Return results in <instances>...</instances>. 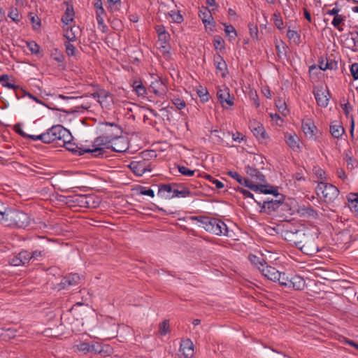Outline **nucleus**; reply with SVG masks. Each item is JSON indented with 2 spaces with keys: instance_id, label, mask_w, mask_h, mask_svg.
Returning <instances> with one entry per match:
<instances>
[{
  "instance_id": "473e14b6",
  "label": "nucleus",
  "mask_w": 358,
  "mask_h": 358,
  "mask_svg": "<svg viewBox=\"0 0 358 358\" xmlns=\"http://www.w3.org/2000/svg\"><path fill=\"white\" fill-rule=\"evenodd\" d=\"M228 175L232 178L235 179L239 184L244 185L249 188V185H254V183L249 179L242 177L238 173L230 171Z\"/></svg>"
},
{
  "instance_id": "e2e57ef3",
  "label": "nucleus",
  "mask_w": 358,
  "mask_h": 358,
  "mask_svg": "<svg viewBox=\"0 0 358 358\" xmlns=\"http://www.w3.org/2000/svg\"><path fill=\"white\" fill-rule=\"evenodd\" d=\"M172 102L178 110H182L186 106L184 99L180 97H174L172 99Z\"/></svg>"
},
{
  "instance_id": "0eeeda50",
  "label": "nucleus",
  "mask_w": 358,
  "mask_h": 358,
  "mask_svg": "<svg viewBox=\"0 0 358 358\" xmlns=\"http://www.w3.org/2000/svg\"><path fill=\"white\" fill-rule=\"evenodd\" d=\"M113 141H114L110 140L108 136H104L101 134L99 136L94 139L92 144L93 148H99L101 150L96 153L90 152V154L94 157H103V155L106 153L105 148L110 149V146Z\"/></svg>"
},
{
  "instance_id": "c756f323",
  "label": "nucleus",
  "mask_w": 358,
  "mask_h": 358,
  "mask_svg": "<svg viewBox=\"0 0 358 358\" xmlns=\"http://www.w3.org/2000/svg\"><path fill=\"white\" fill-rule=\"evenodd\" d=\"M199 17L201 18L204 26L206 27L207 24L213 23V27H215L216 23L214 21L213 17L211 14V10L208 7H204L199 10Z\"/></svg>"
},
{
  "instance_id": "4468645a",
  "label": "nucleus",
  "mask_w": 358,
  "mask_h": 358,
  "mask_svg": "<svg viewBox=\"0 0 358 358\" xmlns=\"http://www.w3.org/2000/svg\"><path fill=\"white\" fill-rule=\"evenodd\" d=\"M313 94L317 101V104L322 108H326L329 104L331 94L328 90H323L322 89L314 90Z\"/></svg>"
},
{
  "instance_id": "423d86ee",
  "label": "nucleus",
  "mask_w": 358,
  "mask_h": 358,
  "mask_svg": "<svg viewBox=\"0 0 358 358\" xmlns=\"http://www.w3.org/2000/svg\"><path fill=\"white\" fill-rule=\"evenodd\" d=\"M128 166L137 176H141L145 172L152 171V163L145 158V152H143V156L138 160L131 161Z\"/></svg>"
},
{
  "instance_id": "c85d7f7f",
  "label": "nucleus",
  "mask_w": 358,
  "mask_h": 358,
  "mask_svg": "<svg viewBox=\"0 0 358 358\" xmlns=\"http://www.w3.org/2000/svg\"><path fill=\"white\" fill-rule=\"evenodd\" d=\"M59 129L60 124H57L52 126L50 129H49L45 134L48 136L46 138V143L49 144L52 143L55 141H59Z\"/></svg>"
},
{
  "instance_id": "a878e982",
  "label": "nucleus",
  "mask_w": 358,
  "mask_h": 358,
  "mask_svg": "<svg viewBox=\"0 0 358 358\" xmlns=\"http://www.w3.org/2000/svg\"><path fill=\"white\" fill-rule=\"evenodd\" d=\"M289 282L291 284L289 289L294 290H303L306 286L304 279L298 275H291Z\"/></svg>"
},
{
  "instance_id": "c9c22d12",
  "label": "nucleus",
  "mask_w": 358,
  "mask_h": 358,
  "mask_svg": "<svg viewBox=\"0 0 358 358\" xmlns=\"http://www.w3.org/2000/svg\"><path fill=\"white\" fill-rule=\"evenodd\" d=\"M212 218L207 216L199 215V216H191L189 217L192 220H196L198 222L203 224V228L207 231V227H210V223L212 222Z\"/></svg>"
},
{
  "instance_id": "e433bc0d",
  "label": "nucleus",
  "mask_w": 358,
  "mask_h": 358,
  "mask_svg": "<svg viewBox=\"0 0 358 358\" xmlns=\"http://www.w3.org/2000/svg\"><path fill=\"white\" fill-rule=\"evenodd\" d=\"M134 91L138 96H144L147 94V90L141 80H134L131 85Z\"/></svg>"
},
{
  "instance_id": "6e6d98bb",
  "label": "nucleus",
  "mask_w": 358,
  "mask_h": 358,
  "mask_svg": "<svg viewBox=\"0 0 358 358\" xmlns=\"http://www.w3.org/2000/svg\"><path fill=\"white\" fill-rule=\"evenodd\" d=\"M138 191L140 194L145 195V196H149L152 198H153L155 196V192L150 188H147L143 186H139V187L138 188Z\"/></svg>"
},
{
  "instance_id": "f3484780",
  "label": "nucleus",
  "mask_w": 358,
  "mask_h": 358,
  "mask_svg": "<svg viewBox=\"0 0 358 358\" xmlns=\"http://www.w3.org/2000/svg\"><path fill=\"white\" fill-rule=\"evenodd\" d=\"M246 173L251 178V181L257 184L265 183L266 177L257 169L248 165L245 167Z\"/></svg>"
},
{
  "instance_id": "cd10ccee",
  "label": "nucleus",
  "mask_w": 358,
  "mask_h": 358,
  "mask_svg": "<svg viewBox=\"0 0 358 358\" xmlns=\"http://www.w3.org/2000/svg\"><path fill=\"white\" fill-rule=\"evenodd\" d=\"M158 48L163 54L169 53L171 45L169 44L170 34H165L158 36Z\"/></svg>"
},
{
  "instance_id": "052dcab7",
  "label": "nucleus",
  "mask_w": 358,
  "mask_h": 358,
  "mask_svg": "<svg viewBox=\"0 0 358 358\" xmlns=\"http://www.w3.org/2000/svg\"><path fill=\"white\" fill-rule=\"evenodd\" d=\"M27 47L32 54L38 55L40 52V46L35 41L27 42Z\"/></svg>"
},
{
  "instance_id": "412c9836",
  "label": "nucleus",
  "mask_w": 358,
  "mask_h": 358,
  "mask_svg": "<svg viewBox=\"0 0 358 358\" xmlns=\"http://www.w3.org/2000/svg\"><path fill=\"white\" fill-rule=\"evenodd\" d=\"M178 187H176L173 190V194H166V199H171L174 197H187L191 195L189 189L184 186L183 184L177 183Z\"/></svg>"
},
{
  "instance_id": "69168bd1",
  "label": "nucleus",
  "mask_w": 358,
  "mask_h": 358,
  "mask_svg": "<svg viewBox=\"0 0 358 358\" xmlns=\"http://www.w3.org/2000/svg\"><path fill=\"white\" fill-rule=\"evenodd\" d=\"M64 36L69 41L68 42L75 41L77 38L76 33L73 31V27H71L70 29L66 30Z\"/></svg>"
},
{
  "instance_id": "338daca9",
  "label": "nucleus",
  "mask_w": 358,
  "mask_h": 358,
  "mask_svg": "<svg viewBox=\"0 0 358 358\" xmlns=\"http://www.w3.org/2000/svg\"><path fill=\"white\" fill-rule=\"evenodd\" d=\"M275 104L278 110L282 113L287 108L285 101L280 98L275 100Z\"/></svg>"
},
{
  "instance_id": "20e7f679",
  "label": "nucleus",
  "mask_w": 358,
  "mask_h": 358,
  "mask_svg": "<svg viewBox=\"0 0 358 358\" xmlns=\"http://www.w3.org/2000/svg\"><path fill=\"white\" fill-rule=\"evenodd\" d=\"M51 180L54 188L61 192H66L78 187L73 178L68 177L66 173L55 175L51 178Z\"/></svg>"
},
{
  "instance_id": "ea45409f",
  "label": "nucleus",
  "mask_w": 358,
  "mask_h": 358,
  "mask_svg": "<svg viewBox=\"0 0 358 358\" xmlns=\"http://www.w3.org/2000/svg\"><path fill=\"white\" fill-rule=\"evenodd\" d=\"M329 131L334 138H339L345 133V129L341 125L334 124L330 125Z\"/></svg>"
},
{
  "instance_id": "864d4df0",
  "label": "nucleus",
  "mask_w": 358,
  "mask_h": 358,
  "mask_svg": "<svg viewBox=\"0 0 358 358\" xmlns=\"http://www.w3.org/2000/svg\"><path fill=\"white\" fill-rule=\"evenodd\" d=\"M169 15L176 23L180 24L183 22L184 19L180 11L176 12L172 10L171 13H169Z\"/></svg>"
},
{
  "instance_id": "f257e3e1",
  "label": "nucleus",
  "mask_w": 358,
  "mask_h": 358,
  "mask_svg": "<svg viewBox=\"0 0 358 358\" xmlns=\"http://www.w3.org/2000/svg\"><path fill=\"white\" fill-rule=\"evenodd\" d=\"M4 213L3 224L6 227L25 229L31 224L30 216L22 210L8 207Z\"/></svg>"
},
{
  "instance_id": "49530a36",
  "label": "nucleus",
  "mask_w": 358,
  "mask_h": 358,
  "mask_svg": "<svg viewBox=\"0 0 358 358\" xmlns=\"http://www.w3.org/2000/svg\"><path fill=\"white\" fill-rule=\"evenodd\" d=\"M287 36L293 40L294 43L299 45L301 43V36L296 31L288 29L287 32Z\"/></svg>"
},
{
  "instance_id": "dca6fc26",
  "label": "nucleus",
  "mask_w": 358,
  "mask_h": 358,
  "mask_svg": "<svg viewBox=\"0 0 358 358\" xmlns=\"http://www.w3.org/2000/svg\"><path fill=\"white\" fill-rule=\"evenodd\" d=\"M213 62L216 68V73H220L222 78H225L229 71L224 58L219 53H217L214 55Z\"/></svg>"
},
{
  "instance_id": "72a5a7b5",
  "label": "nucleus",
  "mask_w": 358,
  "mask_h": 358,
  "mask_svg": "<svg viewBox=\"0 0 358 358\" xmlns=\"http://www.w3.org/2000/svg\"><path fill=\"white\" fill-rule=\"evenodd\" d=\"M248 258L251 264L255 266L260 272L261 268H263V266H265L267 264L262 256L258 257L251 254L249 255Z\"/></svg>"
},
{
  "instance_id": "09e8293b",
  "label": "nucleus",
  "mask_w": 358,
  "mask_h": 358,
  "mask_svg": "<svg viewBox=\"0 0 358 358\" xmlns=\"http://www.w3.org/2000/svg\"><path fill=\"white\" fill-rule=\"evenodd\" d=\"M345 16L343 15H338L334 16L331 24L332 25L338 29L339 31H342L343 29L340 28V25L343 23V22L345 20Z\"/></svg>"
},
{
  "instance_id": "5fc2aeb1",
  "label": "nucleus",
  "mask_w": 358,
  "mask_h": 358,
  "mask_svg": "<svg viewBox=\"0 0 358 358\" xmlns=\"http://www.w3.org/2000/svg\"><path fill=\"white\" fill-rule=\"evenodd\" d=\"M273 21H274L275 26L278 29H282L283 28L282 27L283 20H282V18L280 16V13H275L273 15Z\"/></svg>"
},
{
  "instance_id": "bf43d9fd",
  "label": "nucleus",
  "mask_w": 358,
  "mask_h": 358,
  "mask_svg": "<svg viewBox=\"0 0 358 358\" xmlns=\"http://www.w3.org/2000/svg\"><path fill=\"white\" fill-rule=\"evenodd\" d=\"M178 169L179 172L185 176H192L194 175V173L196 171V170H190L187 167L184 166H178Z\"/></svg>"
},
{
  "instance_id": "774afa93",
  "label": "nucleus",
  "mask_w": 358,
  "mask_h": 358,
  "mask_svg": "<svg viewBox=\"0 0 358 358\" xmlns=\"http://www.w3.org/2000/svg\"><path fill=\"white\" fill-rule=\"evenodd\" d=\"M350 73L354 80L358 79V63H354L350 66Z\"/></svg>"
},
{
  "instance_id": "b1692460",
  "label": "nucleus",
  "mask_w": 358,
  "mask_h": 358,
  "mask_svg": "<svg viewBox=\"0 0 358 358\" xmlns=\"http://www.w3.org/2000/svg\"><path fill=\"white\" fill-rule=\"evenodd\" d=\"M298 213L306 218H312L315 219L318 217V214L317 211L310 205L306 206H303L301 207H299L298 209H296Z\"/></svg>"
},
{
  "instance_id": "c03bdc74",
  "label": "nucleus",
  "mask_w": 358,
  "mask_h": 358,
  "mask_svg": "<svg viewBox=\"0 0 358 358\" xmlns=\"http://www.w3.org/2000/svg\"><path fill=\"white\" fill-rule=\"evenodd\" d=\"M199 87V89H197L196 93L199 96L201 101L203 103L207 102L210 98L208 90L202 86H200Z\"/></svg>"
},
{
  "instance_id": "f8f14e48",
  "label": "nucleus",
  "mask_w": 358,
  "mask_h": 358,
  "mask_svg": "<svg viewBox=\"0 0 358 358\" xmlns=\"http://www.w3.org/2000/svg\"><path fill=\"white\" fill-rule=\"evenodd\" d=\"M80 280V278L78 273H70L63 277L61 282L57 284V288L59 290L64 289L70 286L78 285Z\"/></svg>"
},
{
  "instance_id": "13d9d810",
  "label": "nucleus",
  "mask_w": 358,
  "mask_h": 358,
  "mask_svg": "<svg viewBox=\"0 0 358 358\" xmlns=\"http://www.w3.org/2000/svg\"><path fill=\"white\" fill-rule=\"evenodd\" d=\"M90 351L94 352L95 354H100L101 355L103 352V347L102 345L97 342H92V344H90Z\"/></svg>"
},
{
  "instance_id": "7ed1b4c3",
  "label": "nucleus",
  "mask_w": 358,
  "mask_h": 358,
  "mask_svg": "<svg viewBox=\"0 0 358 358\" xmlns=\"http://www.w3.org/2000/svg\"><path fill=\"white\" fill-rule=\"evenodd\" d=\"M316 192L318 196H322L326 203L334 202L338 196V189L331 184L320 182L316 187Z\"/></svg>"
},
{
  "instance_id": "4d7b16f0",
  "label": "nucleus",
  "mask_w": 358,
  "mask_h": 358,
  "mask_svg": "<svg viewBox=\"0 0 358 358\" xmlns=\"http://www.w3.org/2000/svg\"><path fill=\"white\" fill-rule=\"evenodd\" d=\"M8 17H10L13 22H18L20 20L19 12L17 8H11L8 12Z\"/></svg>"
},
{
  "instance_id": "4be33fe9",
  "label": "nucleus",
  "mask_w": 358,
  "mask_h": 358,
  "mask_svg": "<svg viewBox=\"0 0 358 358\" xmlns=\"http://www.w3.org/2000/svg\"><path fill=\"white\" fill-rule=\"evenodd\" d=\"M296 201L294 199H289L287 201H282L280 209L283 212L282 214L286 217L292 215L296 210L295 208Z\"/></svg>"
},
{
  "instance_id": "8fccbe9b",
  "label": "nucleus",
  "mask_w": 358,
  "mask_h": 358,
  "mask_svg": "<svg viewBox=\"0 0 358 358\" xmlns=\"http://www.w3.org/2000/svg\"><path fill=\"white\" fill-rule=\"evenodd\" d=\"M204 178H206V180H208L210 182H211L213 185H215V187L217 189H222L224 187V183L217 180V179H215V178H213L212 176L209 175V174H205L204 175Z\"/></svg>"
},
{
  "instance_id": "2eb2a0df",
  "label": "nucleus",
  "mask_w": 358,
  "mask_h": 358,
  "mask_svg": "<svg viewBox=\"0 0 358 358\" xmlns=\"http://www.w3.org/2000/svg\"><path fill=\"white\" fill-rule=\"evenodd\" d=\"M66 149L71 152H72L73 155L77 156H81L83 155L85 153H90V152H98L101 150L99 148L96 149H90V148H85L83 147H79L77 144L75 143H71V141L68 143H66L65 145H64Z\"/></svg>"
},
{
  "instance_id": "4c0bfd02",
  "label": "nucleus",
  "mask_w": 358,
  "mask_h": 358,
  "mask_svg": "<svg viewBox=\"0 0 358 358\" xmlns=\"http://www.w3.org/2000/svg\"><path fill=\"white\" fill-rule=\"evenodd\" d=\"M290 275L285 272H280V277H277L276 282H278L279 285L285 288H290Z\"/></svg>"
},
{
  "instance_id": "393cba45",
  "label": "nucleus",
  "mask_w": 358,
  "mask_h": 358,
  "mask_svg": "<svg viewBox=\"0 0 358 358\" xmlns=\"http://www.w3.org/2000/svg\"><path fill=\"white\" fill-rule=\"evenodd\" d=\"M285 141L293 151H298V150H299L300 139L295 134H292L286 133L285 134Z\"/></svg>"
},
{
  "instance_id": "a211bd4d",
  "label": "nucleus",
  "mask_w": 358,
  "mask_h": 358,
  "mask_svg": "<svg viewBox=\"0 0 358 358\" xmlns=\"http://www.w3.org/2000/svg\"><path fill=\"white\" fill-rule=\"evenodd\" d=\"M129 148L127 138L122 136V134L111 143L110 149L115 152H124Z\"/></svg>"
},
{
  "instance_id": "ddd939ff",
  "label": "nucleus",
  "mask_w": 358,
  "mask_h": 358,
  "mask_svg": "<svg viewBox=\"0 0 358 358\" xmlns=\"http://www.w3.org/2000/svg\"><path fill=\"white\" fill-rule=\"evenodd\" d=\"M301 128L307 138L315 140L317 139V134L318 133V129L311 119L303 120L301 123Z\"/></svg>"
},
{
  "instance_id": "680f3d73",
  "label": "nucleus",
  "mask_w": 358,
  "mask_h": 358,
  "mask_svg": "<svg viewBox=\"0 0 358 358\" xmlns=\"http://www.w3.org/2000/svg\"><path fill=\"white\" fill-rule=\"evenodd\" d=\"M19 258H21L23 264H27L31 260V252L27 250H24L18 253Z\"/></svg>"
},
{
  "instance_id": "2f4dec72",
  "label": "nucleus",
  "mask_w": 358,
  "mask_h": 358,
  "mask_svg": "<svg viewBox=\"0 0 358 358\" xmlns=\"http://www.w3.org/2000/svg\"><path fill=\"white\" fill-rule=\"evenodd\" d=\"M93 199L92 195H78L76 196L74 203H76L79 206L83 208H87L91 205V201Z\"/></svg>"
},
{
  "instance_id": "9b49d317",
  "label": "nucleus",
  "mask_w": 358,
  "mask_h": 358,
  "mask_svg": "<svg viewBox=\"0 0 358 358\" xmlns=\"http://www.w3.org/2000/svg\"><path fill=\"white\" fill-rule=\"evenodd\" d=\"M250 128L253 135L261 143H266L268 136L266 134L263 125L259 122H253L250 124Z\"/></svg>"
},
{
  "instance_id": "37998d69",
  "label": "nucleus",
  "mask_w": 358,
  "mask_h": 358,
  "mask_svg": "<svg viewBox=\"0 0 358 358\" xmlns=\"http://www.w3.org/2000/svg\"><path fill=\"white\" fill-rule=\"evenodd\" d=\"M288 48L287 45L280 40L279 42L275 43V49L277 50V55L280 58L282 55L286 57V51Z\"/></svg>"
},
{
  "instance_id": "79ce46f5",
  "label": "nucleus",
  "mask_w": 358,
  "mask_h": 358,
  "mask_svg": "<svg viewBox=\"0 0 358 358\" xmlns=\"http://www.w3.org/2000/svg\"><path fill=\"white\" fill-rule=\"evenodd\" d=\"M213 43L215 50L222 52L225 49L224 41L220 36L215 35L213 38Z\"/></svg>"
},
{
  "instance_id": "0e129e2a",
  "label": "nucleus",
  "mask_w": 358,
  "mask_h": 358,
  "mask_svg": "<svg viewBox=\"0 0 358 358\" xmlns=\"http://www.w3.org/2000/svg\"><path fill=\"white\" fill-rule=\"evenodd\" d=\"M64 45L66 48V52L69 56L76 55V49L73 44L70 43V42H65Z\"/></svg>"
},
{
  "instance_id": "58836bf2",
  "label": "nucleus",
  "mask_w": 358,
  "mask_h": 358,
  "mask_svg": "<svg viewBox=\"0 0 358 358\" xmlns=\"http://www.w3.org/2000/svg\"><path fill=\"white\" fill-rule=\"evenodd\" d=\"M74 15L73 6H68L64 15L62 17V22L65 24H69V22L73 21Z\"/></svg>"
},
{
  "instance_id": "9d476101",
  "label": "nucleus",
  "mask_w": 358,
  "mask_h": 358,
  "mask_svg": "<svg viewBox=\"0 0 358 358\" xmlns=\"http://www.w3.org/2000/svg\"><path fill=\"white\" fill-rule=\"evenodd\" d=\"M249 189L261 194H272L275 197H278L280 195V193L278 192V187L269 184L259 183L250 185H249Z\"/></svg>"
},
{
  "instance_id": "39448f33",
  "label": "nucleus",
  "mask_w": 358,
  "mask_h": 358,
  "mask_svg": "<svg viewBox=\"0 0 358 358\" xmlns=\"http://www.w3.org/2000/svg\"><path fill=\"white\" fill-rule=\"evenodd\" d=\"M276 198V199L270 200L269 199H267L264 201L255 200V202L260 207L261 213H265L270 215L280 208L282 201H285V196L283 194H280L279 196Z\"/></svg>"
},
{
  "instance_id": "5701e85b",
  "label": "nucleus",
  "mask_w": 358,
  "mask_h": 358,
  "mask_svg": "<svg viewBox=\"0 0 358 358\" xmlns=\"http://www.w3.org/2000/svg\"><path fill=\"white\" fill-rule=\"evenodd\" d=\"M262 274L267 279L276 282L277 277H280V272L274 267L266 265L261 268Z\"/></svg>"
},
{
  "instance_id": "a18cd8bd",
  "label": "nucleus",
  "mask_w": 358,
  "mask_h": 358,
  "mask_svg": "<svg viewBox=\"0 0 358 358\" xmlns=\"http://www.w3.org/2000/svg\"><path fill=\"white\" fill-rule=\"evenodd\" d=\"M224 26V32L227 36H229V40L231 41L236 38L237 36V33L233 25L229 24L227 25L226 24H223Z\"/></svg>"
},
{
  "instance_id": "3c124183",
  "label": "nucleus",
  "mask_w": 358,
  "mask_h": 358,
  "mask_svg": "<svg viewBox=\"0 0 358 358\" xmlns=\"http://www.w3.org/2000/svg\"><path fill=\"white\" fill-rule=\"evenodd\" d=\"M29 17L31 22L33 24V29L35 30L38 29L41 27V20L39 17L33 13H29Z\"/></svg>"
},
{
  "instance_id": "603ef678",
  "label": "nucleus",
  "mask_w": 358,
  "mask_h": 358,
  "mask_svg": "<svg viewBox=\"0 0 358 358\" xmlns=\"http://www.w3.org/2000/svg\"><path fill=\"white\" fill-rule=\"evenodd\" d=\"M338 68V62L330 57H326L325 65L324 69L336 70Z\"/></svg>"
},
{
  "instance_id": "6e6552de",
  "label": "nucleus",
  "mask_w": 358,
  "mask_h": 358,
  "mask_svg": "<svg viewBox=\"0 0 358 358\" xmlns=\"http://www.w3.org/2000/svg\"><path fill=\"white\" fill-rule=\"evenodd\" d=\"M100 131L104 136H108L110 140L114 141L122 134L121 127L115 123L105 122L101 124Z\"/></svg>"
},
{
  "instance_id": "de8ad7c7",
  "label": "nucleus",
  "mask_w": 358,
  "mask_h": 358,
  "mask_svg": "<svg viewBox=\"0 0 358 358\" xmlns=\"http://www.w3.org/2000/svg\"><path fill=\"white\" fill-rule=\"evenodd\" d=\"M170 331L169 320H164L159 325V334L161 336H164Z\"/></svg>"
},
{
  "instance_id": "a19ab883",
  "label": "nucleus",
  "mask_w": 358,
  "mask_h": 358,
  "mask_svg": "<svg viewBox=\"0 0 358 358\" xmlns=\"http://www.w3.org/2000/svg\"><path fill=\"white\" fill-rule=\"evenodd\" d=\"M50 56L54 60H55L59 64L58 66L59 67L62 66V69H64V66L63 64L64 60V55L60 50H59L57 48L54 49L51 52Z\"/></svg>"
},
{
  "instance_id": "1a4fd4ad",
  "label": "nucleus",
  "mask_w": 358,
  "mask_h": 358,
  "mask_svg": "<svg viewBox=\"0 0 358 358\" xmlns=\"http://www.w3.org/2000/svg\"><path fill=\"white\" fill-rule=\"evenodd\" d=\"M207 231L216 236H229L226 224L221 220L214 217L212 218L210 227H207Z\"/></svg>"
},
{
  "instance_id": "f03ea898",
  "label": "nucleus",
  "mask_w": 358,
  "mask_h": 358,
  "mask_svg": "<svg viewBox=\"0 0 358 358\" xmlns=\"http://www.w3.org/2000/svg\"><path fill=\"white\" fill-rule=\"evenodd\" d=\"M318 238V232L307 231L303 233L299 241H294V244L303 253L313 256L320 251L317 244Z\"/></svg>"
},
{
  "instance_id": "6ab92c4d",
  "label": "nucleus",
  "mask_w": 358,
  "mask_h": 358,
  "mask_svg": "<svg viewBox=\"0 0 358 358\" xmlns=\"http://www.w3.org/2000/svg\"><path fill=\"white\" fill-rule=\"evenodd\" d=\"M180 358H192L194 355V344L190 339L182 341L180 346Z\"/></svg>"
},
{
  "instance_id": "bb28decb",
  "label": "nucleus",
  "mask_w": 358,
  "mask_h": 358,
  "mask_svg": "<svg viewBox=\"0 0 358 358\" xmlns=\"http://www.w3.org/2000/svg\"><path fill=\"white\" fill-rule=\"evenodd\" d=\"M176 187H178L176 182L169 184H161L159 185L157 195L160 197L166 199V194H173V190Z\"/></svg>"
},
{
  "instance_id": "aec40b11",
  "label": "nucleus",
  "mask_w": 358,
  "mask_h": 358,
  "mask_svg": "<svg viewBox=\"0 0 358 358\" xmlns=\"http://www.w3.org/2000/svg\"><path fill=\"white\" fill-rule=\"evenodd\" d=\"M217 96L223 107H224V103L229 106H232L234 104V97L231 96L229 94V89L227 87H224L223 89H220L217 92Z\"/></svg>"
},
{
  "instance_id": "7c9ffc66",
  "label": "nucleus",
  "mask_w": 358,
  "mask_h": 358,
  "mask_svg": "<svg viewBox=\"0 0 358 358\" xmlns=\"http://www.w3.org/2000/svg\"><path fill=\"white\" fill-rule=\"evenodd\" d=\"M348 206L352 211L358 215V192H350L347 196Z\"/></svg>"
},
{
  "instance_id": "f704fd0d",
  "label": "nucleus",
  "mask_w": 358,
  "mask_h": 358,
  "mask_svg": "<svg viewBox=\"0 0 358 358\" xmlns=\"http://www.w3.org/2000/svg\"><path fill=\"white\" fill-rule=\"evenodd\" d=\"M59 134H60L59 136V141H61L64 145H65L66 143H69L71 141L72 136L70 131L61 124L59 129Z\"/></svg>"
}]
</instances>
